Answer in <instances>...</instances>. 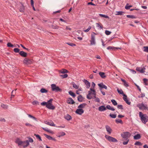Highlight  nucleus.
Listing matches in <instances>:
<instances>
[{"label":"nucleus","mask_w":148,"mask_h":148,"mask_svg":"<svg viewBox=\"0 0 148 148\" xmlns=\"http://www.w3.org/2000/svg\"><path fill=\"white\" fill-rule=\"evenodd\" d=\"M111 101L112 102V104L114 106H116L117 105V103L114 99H112Z\"/></svg>","instance_id":"36"},{"label":"nucleus","mask_w":148,"mask_h":148,"mask_svg":"<svg viewBox=\"0 0 148 148\" xmlns=\"http://www.w3.org/2000/svg\"><path fill=\"white\" fill-rule=\"evenodd\" d=\"M95 101H96V102H100V99H99V98H98V97H97L95 99Z\"/></svg>","instance_id":"62"},{"label":"nucleus","mask_w":148,"mask_h":148,"mask_svg":"<svg viewBox=\"0 0 148 148\" xmlns=\"http://www.w3.org/2000/svg\"><path fill=\"white\" fill-rule=\"evenodd\" d=\"M84 112V110L82 109L78 108L75 111V112L79 115H81Z\"/></svg>","instance_id":"11"},{"label":"nucleus","mask_w":148,"mask_h":148,"mask_svg":"<svg viewBox=\"0 0 148 148\" xmlns=\"http://www.w3.org/2000/svg\"><path fill=\"white\" fill-rule=\"evenodd\" d=\"M47 103L48 101L47 102H46L44 101L41 103V105L43 106L45 105L46 106V105L47 104Z\"/></svg>","instance_id":"55"},{"label":"nucleus","mask_w":148,"mask_h":148,"mask_svg":"<svg viewBox=\"0 0 148 148\" xmlns=\"http://www.w3.org/2000/svg\"><path fill=\"white\" fill-rule=\"evenodd\" d=\"M137 107L140 110H147L148 109L147 105L146 104L143 103L138 104L137 105Z\"/></svg>","instance_id":"3"},{"label":"nucleus","mask_w":148,"mask_h":148,"mask_svg":"<svg viewBox=\"0 0 148 148\" xmlns=\"http://www.w3.org/2000/svg\"><path fill=\"white\" fill-rule=\"evenodd\" d=\"M127 17L130 18L132 19L136 18V17L133 15H127L126 16Z\"/></svg>","instance_id":"38"},{"label":"nucleus","mask_w":148,"mask_h":148,"mask_svg":"<svg viewBox=\"0 0 148 148\" xmlns=\"http://www.w3.org/2000/svg\"><path fill=\"white\" fill-rule=\"evenodd\" d=\"M105 33L107 35H109L111 33V32L106 30L105 31Z\"/></svg>","instance_id":"58"},{"label":"nucleus","mask_w":148,"mask_h":148,"mask_svg":"<svg viewBox=\"0 0 148 148\" xmlns=\"http://www.w3.org/2000/svg\"><path fill=\"white\" fill-rule=\"evenodd\" d=\"M71 83L73 88L76 89H77L79 88V86L76 84L74 82H72Z\"/></svg>","instance_id":"27"},{"label":"nucleus","mask_w":148,"mask_h":148,"mask_svg":"<svg viewBox=\"0 0 148 148\" xmlns=\"http://www.w3.org/2000/svg\"><path fill=\"white\" fill-rule=\"evenodd\" d=\"M109 116L112 118H115L116 117V114H110Z\"/></svg>","instance_id":"42"},{"label":"nucleus","mask_w":148,"mask_h":148,"mask_svg":"<svg viewBox=\"0 0 148 148\" xmlns=\"http://www.w3.org/2000/svg\"><path fill=\"white\" fill-rule=\"evenodd\" d=\"M66 43L67 44H68V45H69L71 46H72V47L76 46L75 44H74L73 43H72L67 42V43Z\"/></svg>","instance_id":"46"},{"label":"nucleus","mask_w":148,"mask_h":148,"mask_svg":"<svg viewBox=\"0 0 148 148\" xmlns=\"http://www.w3.org/2000/svg\"><path fill=\"white\" fill-rule=\"evenodd\" d=\"M16 143L18 144V146H22L24 148L27 147L29 145V143L28 140L21 141L18 138L16 140Z\"/></svg>","instance_id":"1"},{"label":"nucleus","mask_w":148,"mask_h":148,"mask_svg":"<svg viewBox=\"0 0 148 148\" xmlns=\"http://www.w3.org/2000/svg\"><path fill=\"white\" fill-rule=\"evenodd\" d=\"M95 86V84L94 82H92V86L93 87V88H94Z\"/></svg>","instance_id":"64"},{"label":"nucleus","mask_w":148,"mask_h":148,"mask_svg":"<svg viewBox=\"0 0 148 148\" xmlns=\"http://www.w3.org/2000/svg\"><path fill=\"white\" fill-rule=\"evenodd\" d=\"M60 76L62 77L63 78H64L67 77L68 75L67 74H65L64 75H60Z\"/></svg>","instance_id":"41"},{"label":"nucleus","mask_w":148,"mask_h":148,"mask_svg":"<svg viewBox=\"0 0 148 148\" xmlns=\"http://www.w3.org/2000/svg\"><path fill=\"white\" fill-rule=\"evenodd\" d=\"M42 129L48 132L49 131V129L47 127H42Z\"/></svg>","instance_id":"60"},{"label":"nucleus","mask_w":148,"mask_h":148,"mask_svg":"<svg viewBox=\"0 0 148 148\" xmlns=\"http://www.w3.org/2000/svg\"><path fill=\"white\" fill-rule=\"evenodd\" d=\"M125 8L127 10H129L130 9V8L129 7V4H126L125 7Z\"/></svg>","instance_id":"61"},{"label":"nucleus","mask_w":148,"mask_h":148,"mask_svg":"<svg viewBox=\"0 0 148 148\" xmlns=\"http://www.w3.org/2000/svg\"><path fill=\"white\" fill-rule=\"evenodd\" d=\"M14 51L16 53H18L20 52L19 49L18 48H14Z\"/></svg>","instance_id":"51"},{"label":"nucleus","mask_w":148,"mask_h":148,"mask_svg":"<svg viewBox=\"0 0 148 148\" xmlns=\"http://www.w3.org/2000/svg\"><path fill=\"white\" fill-rule=\"evenodd\" d=\"M145 69L144 67H137L136 69L137 71L139 72L140 73H143L145 72Z\"/></svg>","instance_id":"10"},{"label":"nucleus","mask_w":148,"mask_h":148,"mask_svg":"<svg viewBox=\"0 0 148 148\" xmlns=\"http://www.w3.org/2000/svg\"><path fill=\"white\" fill-rule=\"evenodd\" d=\"M23 62L25 64H31L32 62V61L30 59L25 58L24 59Z\"/></svg>","instance_id":"12"},{"label":"nucleus","mask_w":148,"mask_h":148,"mask_svg":"<svg viewBox=\"0 0 148 148\" xmlns=\"http://www.w3.org/2000/svg\"><path fill=\"white\" fill-rule=\"evenodd\" d=\"M28 115L29 117L32 118V119H33L35 121H37L36 118L34 116L29 114H28Z\"/></svg>","instance_id":"43"},{"label":"nucleus","mask_w":148,"mask_h":148,"mask_svg":"<svg viewBox=\"0 0 148 148\" xmlns=\"http://www.w3.org/2000/svg\"><path fill=\"white\" fill-rule=\"evenodd\" d=\"M94 95V96H96V93L95 91V92H91L90 91H88V94L87 95L86 97L88 99H93V97L91 96V94Z\"/></svg>","instance_id":"9"},{"label":"nucleus","mask_w":148,"mask_h":148,"mask_svg":"<svg viewBox=\"0 0 148 148\" xmlns=\"http://www.w3.org/2000/svg\"><path fill=\"white\" fill-rule=\"evenodd\" d=\"M123 99L126 102V103L129 105H130L131 104V102L129 101L127 99V96L126 95V97H123Z\"/></svg>","instance_id":"19"},{"label":"nucleus","mask_w":148,"mask_h":148,"mask_svg":"<svg viewBox=\"0 0 148 148\" xmlns=\"http://www.w3.org/2000/svg\"><path fill=\"white\" fill-rule=\"evenodd\" d=\"M99 74L102 78H104L106 77V75H105V73L104 72H100L99 73Z\"/></svg>","instance_id":"24"},{"label":"nucleus","mask_w":148,"mask_h":148,"mask_svg":"<svg viewBox=\"0 0 148 148\" xmlns=\"http://www.w3.org/2000/svg\"><path fill=\"white\" fill-rule=\"evenodd\" d=\"M69 93L70 95L74 97H75L76 96L75 94L71 91L70 90L69 91Z\"/></svg>","instance_id":"34"},{"label":"nucleus","mask_w":148,"mask_h":148,"mask_svg":"<svg viewBox=\"0 0 148 148\" xmlns=\"http://www.w3.org/2000/svg\"><path fill=\"white\" fill-rule=\"evenodd\" d=\"M40 92L42 93H47L48 90L44 88H42L40 90Z\"/></svg>","instance_id":"33"},{"label":"nucleus","mask_w":148,"mask_h":148,"mask_svg":"<svg viewBox=\"0 0 148 148\" xmlns=\"http://www.w3.org/2000/svg\"><path fill=\"white\" fill-rule=\"evenodd\" d=\"M34 136L37 139H39V141H41L42 140L40 136L39 135L35 134Z\"/></svg>","instance_id":"37"},{"label":"nucleus","mask_w":148,"mask_h":148,"mask_svg":"<svg viewBox=\"0 0 148 148\" xmlns=\"http://www.w3.org/2000/svg\"><path fill=\"white\" fill-rule=\"evenodd\" d=\"M60 73H65L68 72V71L65 69H62L60 71Z\"/></svg>","instance_id":"28"},{"label":"nucleus","mask_w":148,"mask_h":148,"mask_svg":"<svg viewBox=\"0 0 148 148\" xmlns=\"http://www.w3.org/2000/svg\"><path fill=\"white\" fill-rule=\"evenodd\" d=\"M144 51L148 52V47L145 46L144 47Z\"/></svg>","instance_id":"54"},{"label":"nucleus","mask_w":148,"mask_h":148,"mask_svg":"<svg viewBox=\"0 0 148 148\" xmlns=\"http://www.w3.org/2000/svg\"><path fill=\"white\" fill-rule=\"evenodd\" d=\"M83 81L85 83L86 85V88H88L90 86V83L87 80L84 79L83 80Z\"/></svg>","instance_id":"13"},{"label":"nucleus","mask_w":148,"mask_h":148,"mask_svg":"<svg viewBox=\"0 0 148 148\" xmlns=\"http://www.w3.org/2000/svg\"><path fill=\"white\" fill-rule=\"evenodd\" d=\"M117 91L119 94H122L123 97H126V95L123 93V91L122 89H119L118 88H117Z\"/></svg>","instance_id":"22"},{"label":"nucleus","mask_w":148,"mask_h":148,"mask_svg":"<svg viewBox=\"0 0 148 148\" xmlns=\"http://www.w3.org/2000/svg\"><path fill=\"white\" fill-rule=\"evenodd\" d=\"M7 45L8 47H14V46L10 42H8L7 44Z\"/></svg>","instance_id":"44"},{"label":"nucleus","mask_w":148,"mask_h":148,"mask_svg":"<svg viewBox=\"0 0 148 148\" xmlns=\"http://www.w3.org/2000/svg\"><path fill=\"white\" fill-rule=\"evenodd\" d=\"M28 139L29 140H28L29 141V142L30 143H32L33 142V140L31 138H29Z\"/></svg>","instance_id":"59"},{"label":"nucleus","mask_w":148,"mask_h":148,"mask_svg":"<svg viewBox=\"0 0 148 148\" xmlns=\"http://www.w3.org/2000/svg\"><path fill=\"white\" fill-rule=\"evenodd\" d=\"M32 104L33 105H39V102L36 101H34L32 102Z\"/></svg>","instance_id":"40"},{"label":"nucleus","mask_w":148,"mask_h":148,"mask_svg":"<svg viewBox=\"0 0 148 148\" xmlns=\"http://www.w3.org/2000/svg\"><path fill=\"white\" fill-rule=\"evenodd\" d=\"M99 111L102 112L106 110V108L104 106H101L99 107L98 108Z\"/></svg>","instance_id":"17"},{"label":"nucleus","mask_w":148,"mask_h":148,"mask_svg":"<svg viewBox=\"0 0 148 148\" xmlns=\"http://www.w3.org/2000/svg\"><path fill=\"white\" fill-rule=\"evenodd\" d=\"M105 137L106 139L110 142H118V140L116 139L111 136L108 135H106Z\"/></svg>","instance_id":"7"},{"label":"nucleus","mask_w":148,"mask_h":148,"mask_svg":"<svg viewBox=\"0 0 148 148\" xmlns=\"http://www.w3.org/2000/svg\"><path fill=\"white\" fill-rule=\"evenodd\" d=\"M24 7L23 4H21L20 6L19 11L21 12H24Z\"/></svg>","instance_id":"30"},{"label":"nucleus","mask_w":148,"mask_h":148,"mask_svg":"<svg viewBox=\"0 0 148 148\" xmlns=\"http://www.w3.org/2000/svg\"><path fill=\"white\" fill-rule=\"evenodd\" d=\"M126 141H123V144L124 145H126L128 143V142L129 141V139H126Z\"/></svg>","instance_id":"53"},{"label":"nucleus","mask_w":148,"mask_h":148,"mask_svg":"<svg viewBox=\"0 0 148 148\" xmlns=\"http://www.w3.org/2000/svg\"><path fill=\"white\" fill-rule=\"evenodd\" d=\"M91 28V27L90 26H89L86 29L84 30V32H88L90 30Z\"/></svg>","instance_id":"56"},{"label":"nucleus","mask_w":148,"mask_h":148,"mask_svg":"<svg viewBox=\"0 0 148 148\" xmlns=\"http://www.w3.org/2000/svg\"><path fill=\"white\" fill-rule=\"evenodd\" d=\"M93 34H96L95 33L93 32L91 35V40H90V44L92 45H95V36Z\"/></svg>","instance_id":"8"},{"label":"nucleus","mask_w":148,"mask_h":148,"mask_svg":"<svg viewBox=\"0 0 148 148\" xmlns=\"http://www.w3.org/2000/svg\"><path fill=\"white\" fill-rule=\"evenodd\" d=\"M121 136L125 139H128V138L130 136L131 134L128 132H123L121 134Z\"/></svg>","instance_id":"6"},{"label":"nucleus","mask_w":148,"mask_h":148,"mask_svg":"<svg viewBox=\"0 0 148 148\" xmlns=\"http://www.w3.org/2000/svg\"><path fill=\"white\" fill-rule=\"evenodd\" d=\"M86 105V103H83L82 104H80L78 106V108H79L82 109L84 108Z\"/></svg>","instance_id":"26"},{"label":"nucleus","mask_w":148,"mask_h":148,"mask_svg":"<svg viewBox=\"0 0 148 148\" xmlns=\"http://www.w3.org/2000/svg\"><path fill=\"white\" fill-rule=\"evenodd\" d=\"M124 85L125 86L128 87L129 86L128 84L126 82H124Z\"/></svg>","instance_id":"63"},{"label":"nucleus","mask_w":148,"mask_h":148,"mask_svg":"<svg viewBox=\"0 0 148 148\" xmlns=\"http://www.w3.org/2000/svg\"><path fill=\"white\" fill-rule=\"evenodd\" d=\"M99 15L101 17H103L105 18H109V17L108 16L106 15L105 14H99Z\"/></svg>","instance_id":"35"},{"label":"nucleus","mask_w":148,"mask_h":148,"mask_svg":"<svg viewBox=\"0 0 148 148\" xmlns=\"http://www.w3.org/2000/svg\"><path fill=\"white\" fill-rule=\"evenodd\" d=\"M108 109L111 110L112 111H114L115 110L114 109L113 107H111L110 105H107L106 106V108Z\"/></svg>","instance_id":"31"},{"label":"nucleus","mask_w":148,"mask_h":148,"mask_svg":"<svg viewBox=\"0 0 148 148\" xmlns=\"http://www.w3.org/2000/svg\"><path fill=\"white\" fill-rule=\"evenodd\" d=\"M44 135L49 140H51L52 137L45 134H44Z\"/></svg>","instance_id":"45"},{"label":"nucleus","mask_w":148,"mask_h":148,"mask_svg":"<svg viewBox=\"0 0 148 148\" xmlns=\"http://www.w3.org/2000/svg\"><path fill=\"white\" fill-rule=\"evenodd\" d=\"M115 121L116 123H123L122 121L120 119H116Z\"/></svg>","instance_id":"49"},{"label":"nucleus","mask_w":148,"mask_h":148,"mask_svg":"<svg viewBox=\"0 0 148 148\" xmlns=\"http://www.w3.org/2000/svg\"><path fill=\"white\" fill-rule=\"evenodd\" d=\"M114 47L112 46H109L107 47V49L108 50H114Z\"/></svg>","instance_id":"48"},{"label":"nucleus","mask_w":148,"mask_h":148,"mask_svg":"<svg viewBox=\"0 0 148 148\" xmlns=\"http://www.w3.org/2000/svg\"><path fill=\"white\" fill-rule=\"evenodd\" d=\"M135 145H141V143L139 141H136L134 144Z\"/></svg>","instance_id":"57"},{"label":"nucleus","mask_w":148,"mask_h":148,"mask_svg":"<svg viewBox=\"0 0 148 148\" xmlns=\"http://www.w3.org/2000/svg\"><path fill=\"white\" fill-rule=\"evenodd\" d=\"M19 54L22 56L25 57L27 56V54L23 51H21L19 52Z\"/></svg>","instance_id":"18"},{"label":"nucleus","mask_w":148,"mask_h":148,"mask_svg":"<svg viewBox=\"0 0 148 148\" xmlns=\"http://www.w3.org/2000/svg\"><path fill=\"white\" fill-rule=\"evenodd\" d=\"M51 27L53 29H58V28L59 27L58 26L56 25H52Z\"/></svg>","instance_id":"52"},{"label":"nucleus","mask_w":148,"mask_h":148,"mask_svg":"<svg viewBox=\"0 0 148 148\" xmlns=\"http://www.w3.org/2000/svg\"><path fill=\"white\" fill-rule=\"evenodd\" d=\"M84 99V98L81 95H79L77 97V100L79 102H82Z\"/></svg>","instance_id":"21"},{"label":"nucleus","mask_w":148,"mask_h":148,"mask_svg":"<svg viewBox=\"0 0 148 148\" xmlns=\"http://www.w3.org/2000/svg\"><path fill=\"white\" fill-rule=\"evenodd\" d=\"M124 12L122 11H118L117 12V14L116 15H121L123 14H124Z\"/></svg>","instance_id":"39"},{"label":"nucleus","mask_w":148,"mask_h":148,"mask_svg":"<svg viewBox=\"0 0 148 148\" xmlns=\"http://www.w3.org/2000/svg\"><path fill=\"white\" fill-rule=\"evenodd\" d=\"M65 135V133L64 132H59V133L58 134H57V136L59 137H61L63 136H64V135Z\"/></svg>","instance_id":"25"},{"label":"nucleus","mask_w":148,"mask_h":148,"mask_svg":"<svg viewBox=\"0 0 148 148\" xmlns=\"http://www.w3.org/2000/svg\"><path fill=\"white\" fill-rule=\"evenodd\" d=\"M52 100L53 99H51L48 101V103L46 105V107L49 109L54 110L55 108V107L51 104Z\"/></svg>","instance_id":"5"},{"label":"nucleus","mask_w":148,"mask_h":148,"mask_svg":"<svg viewBox=\"0 0 148 148\" xmlns=\"http://www.w3.org/2000/svg\"><path fill=\"white\" fill-rule=\"evenodd\" d=\"M105 128L108 134H110L112 131V130L110 127L108 125H106L105 126Z\"/></svg>","instance_id":"15"},{"label":"nucleus","mask_w":148,"mask_h":148,"mask_svg":"<svg viewBox=\"0 0 148 148\" xmlns=\"http://www.w3.org/2000/svg\"><path fill=\"white\" fill-rule=\"evenodd\" d=\"M141 136L140 134H137L134 136V139L135 140H137L140 138Z\"/></svg>","instance_id":"29"},{"label":"nucleus","mask_w":148,"mask_h":148,"mask_svg":"<svg viewBox=\"0 0 148 148\" xmlns=\"http://www.w3.org/2000/svg\"><path fill=\"white\" fill-rule=\"evenodd\" d=\"M117 107L118 109H121V110H123V106L121 105H118L117 106Z\"/></svg>","instance_id":"50"},{"label":"nucleus","mask_w":148,"mask_h":148,"mask_svg":"<svg viewBox=\"0 0 148 148\" xmlns=\"http://www.w3.org/2000/svg\"><path fill=\"white\" fill-rule=\"evenodd\" d=\"M139 116L142 122L145 124L148 121V117L146 114H143L141 112H139Z\"/></svg>","instance_id":"2"},{"label":"nucleus","mask_w":148,"mask_h":148,"mask_svg":"<svg viewBox=\"0 0 148 148\" xmlns=\"http://www.w3.org/2000/svg\"><path fill=\"white\" fill-rule=\"evenodd\" d=\"M98 86L100 88H103L106 89L107 88V86L103 84L102 83L100 84H98Z\"/></svg>","instance_id":"20"},{"label":"nucleus","mask_w":148,"mask_h":148,"mask_svg":"<svg viewBox=\"0 0 148 148\" xmlns=\"http://www.w3.org/2000/svg\"><path fill=\"white\" fill-rule=\"evenodd\" d=\"M65 119L68 121L71 120V116L68 114H67L64 116Z\"/></svg>","instance_id":"23"},{"label":"nucleus","mask_w":148,"mask_h":148,"mask_svg":"<svg viewBox=\"0 0 148 148\" xmlns=\"http://www.w3.org/2000/svg\"><path fill=\"white\" fill-rule=\"evenodd\" d=\"M45 123L51 126H56V125L54 124L53 122L51 120L49 121H45Z\"/></svg>","instance_id":"16"},{"label":"nucleus","mask_w":148,"mask_h":148,"mask_svg":"<svg viewBox=\"0 0 148 148\" xmlns=\"http://www.w3.org/2000/svg\"><path fill=\"white\" fill-rule=\"evenodd\" d=\"M52 91L55 92H58L61 90L59 87L55 84H52L51 85Z\"/></svg>","instance_id":"4"},{"label":"nucleus","mask_w":148,"mask_h":148,"mask_svg":"<svg viewBox=\"0 0 148 148\" xmlns=\"http://www.w3.org/2000/svg\"><path fill=\"white\" fill-rule=\"evenodd\" d=\"M67 103L69 104H73L75 102L72 98H69L67 99Z\"/></svg>","instance_id":"14"},{"label":"nucleus","mask_w":148,"mask_h":148,"mask_svg":"<svg viewBox=\"0 0 148 148\" xmlns=\"http://www.w3.org/2000/svg\"><path fill=\"white\" fill-rule=\"evenodd\" d=\"M1 106L4 108H7L8 107L7 105H5L3 104H2L1 105Z\"/></svg>","instance_id":"47"},{"label":"nucleus","mask_w":148,"mask_h":148,"mask_svg":"<svg viewBox=\"0 0 148 148\" xmlns=\"http://www.w3.org/2000/svg\"><path fill=\"white\" fill-rule=\"evenodd\" d=\"M96 25L97 27L99 29H101L103 28L102 26L99 23H96Z\"/></svg>","instance_id":"32"}]
</instances>
